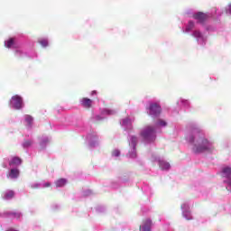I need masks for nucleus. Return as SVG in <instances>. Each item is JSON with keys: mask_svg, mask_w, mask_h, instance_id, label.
<instances>
[{"mask_svg": "<svg viewBox=\"0 0 231 231\" xmlns=\"http://www.w3.org/2000/svg\"><path fill=\"white\" fill-rule=\"evenodd\" d=\"M191 136L189 137V143L193 144L194 152H205V151H210V142L205 138V135L199 129H194Z\"/></svg>", "mask_w": 231, "mask_h": 231, "instance_id": "1", "label": "nucleus"}, {"mask_svg": "<svg viewBox=\"0 0 231 231\" xmlns=\"http://www.w3.org/2000/svg\"><path fill=\"white\" fill-rule=\"evenodd\" d=\"M141 136L145 142H154L156 140V129L148 125L141 132Z\"/></svg>", "mask_w": 231, "mask_h": 231, "instance_id": "2", "label": "nucleus"}, {"mask_svg": "<svg viewBox=\"0 0 231 231\" xmlns=\"http://www.w3.org/2000/svg\"><path fill=\"white\" fill-rule=\"evenodd\" d=\"M10 102L12 107H14V109H23V97H21V96H13Z\"/></svg>", "mask_w": 231, "mask_h": 231, "instance_id": "3", "label": "nucleus"}, {"mask_svg": "<svg viewBox=\"0 0 231 231\" xmlns=\"http://www.w3.org/2000/svg\"><path fill=\"white\" fill-rule=\"evenodd\" d=\"M149 115L151 116H160L161 113H162V106H160V105L156 104V103H152L150 104L149 106Z\"/></svg>", "mask_w": 231, "mask_h": 231, "instance_id": "4", "label": "nucleus"}, {"mask_svg": "<svg viewBox=\"0 0 231 231\" xmlns=\"http://www.w3.org/2000/svg\"><path fill=\"white\" fill-rule=\"evenodd\" d=\"M152 226V220L151 218H146L143 221V226H140V231H151V227Z\"/></svg>", "mask_w": 231, "mask_h": 231, "instance_id": "5", "label": "nucleus"}, {"mask_svg": "<svg viewBox=\"0 0 231 231\" xmlns=\"http://www.w3.org/2000/svg\"><path fill=\"white\" fill-rule=\"evenodd\" d=\"M182 208V214L184 217L187 219V221H190L192 219V216H190V208H189L188 204H182L181 205Z\"/></svg>", "mask_w": 231, "mask_h": 231, "instance_id": "6", "label": "nucleus"}, {"mask_svg": "<svg viewBox=\"0 0 231 231\" xmlns=\"http://www.w3.org/2000/svg\"><path fill=\"white\" fill-rule=\"evenodd\" d=\"M193 17L197 21H199V23H205V21H207V19H208V14L202 13V12H199L196 14H194Z\"/></svg>", "mask_w": 231, "mask_h": 231, "instance_id": "7", "label": "nucleus"}, {"mask_svg": "<svg viewBox=\"0 0 231 231\" xmlns=\"http://www.w3.org/2000/svg\"><path fill=\"white\" fill-rule=\"evenodd\" d=\"M81 106H83V107H86V109H89L91 108V106H93V100L88 97H83L81 99Z\"/></svg>", "mask_w": 231, "mask_h": 231, "instance_id": "8", "label": "nucleus"}, {"mask_svg": "<svg viewBox=\"0 0 231 231\" xmlns=\"http://www.w3.org/2000/svg\"><path fill=\"white\" fill-rule=\"evenodd\" d=\"M222 174L224 176V178H226V180L231 179V167H224L222 169Z\"/></svg>", "mask_w": 231, "mask_h": 231, "instance_id": "9", "label": "nucleus"}, {"mask_svg": "<svg viewBox=\"0 0 231 231\" xmlns=\"http://www.w3.org/2000/svg\"><path fill=\"white\" fill-rule=\"evenodd\" d=\"M159 167L162 171H169V169H171V164L165 161H159Z\"/></svg>", "mask_w": 231, "mask_h": 231, "instance_id": "10", "label": "nucleus"}, {"mask_svg": "<svg viewBox=\"0 0 231 231\" xmlns=\"http://www.w3.org/2000/svg\"><path fill=\"white\" fill-rule=\"evenodd\" d=\"M23 163V161L19 157H14L11 162H9V165L12 167V165L17 166L21 165Z\"/></svg>", "mask_w": 231, "mask_h": 231, "instance_id": "11", "label": "nucleus"}, {"mask_svg": "<svg viewBox=\"0 0 231 231\" xmlns=\"http://www.w3.org/2000/svg\"><path fill=\"white\" fill-rule=\"evenodd\" d=\"M24 118H25V122H26L27 125L29 127H32V125H33V117L30 115H26L24 116Z\"/></svg>", "mask_w": 231, "mask_h": 231, "instance_id": "12", "label": "nucleus"}, {"mask_svg": "<svg viewBox=\"0 0 231 231\" xmlns=\"http://www.w3.org/2000/svg\"><path fill=\"white\" fill-rule=\"evenodd\" d=\"M9 176L14 180L15 178H19V170L12 169L10 171Z\"/></svg>", "mask_w": 231, "mask_h": 231, "instance_id": "13", "label": "nucleus"}, {"mask_svg": "<svg viewBox=\"0 0 231 231\" xmlns=\"http://www.w3.org/2000/svg\"><path fill=\"white\" fill-rule=\"evenodd\" d=\"M14 196H15V193L14 192V190L6 191L4 194V199H12V198H14Z\"/></svg>", "mask_w": 231, "mask_h": 231, "instance_id": "14", "label": "nucleus"}, {"mask_svg": "<svg viewBox=\"0 0 231 231\" xmlns=\"http://www.w3.org/2000/svg\"><path fill=\"white\" fill-rule=\"evenodd\" d=\"M66 183H68V180H66V179H59L58 180H56L55 185L56 187H64Z\"/></svg>", "mask_w": 231, "mask_h": 231, "instance_id": "15", "label": "nucleus"}, {"mask_svg": "<svg viewBox=\"0 0 231 231\" xmlns=\"http://www.w3.org/2000/svg\"><path fill=\"white\" fill-rule=\"evenodd\" d=\"M167 125V122H165L163 119H158L156 123V127H165Z\"/></svg>", "mask_w": 231, "mask_h": 231, "instance_id": "16", "label": "nucleus"}, {"mask_svg": "<svg viewBox=\"0 0 231 231\" xmlns=\"http://www.w3.org/2000/svg\"><path fill=\"white\" fill-rule=\"evenodd\" d=\"M15 40L14 38H10L9 40L6 41L5 46L6 48H11L13 44H14Z\"/></svg>", "mask_w": 231, "mask_h": 231, "instance_id": "17", "label": "nucleus"}, {"mask_svg": "<svg viewBox=\"0 0 231 231\" xmlns=\"http://www.w3.org/2000/svg\"><path fill=\"white\" fill-rule=\"evenodd\" d=\"M194 28V22L189 21L187 27H186V32H190Z\"/></svg>", "mask_w": 231, "mask_h": 231, "instance_id": "18", "label": "nucleus"}, {"mask_svg": "<svg viewBox=\"0 0 231 231\" xmlns=\"http://www.w3.org/2000/svg\"><path fill=\"white\" fill-rule=\"evenodd\" d=\"M39 42L43 48H46L48 46V41L46 39L40 40Z\"/></svg>", "mask_w": 231, "mask_h": 231, "instance_id": "19", "label": "nucleus"}, {"mask_svg": "<svg viewBox=\"0 0 231 231\" xmlns=\"http://www.w3.org/2000/svg\"><path fill=\"white\" fill-rule=\"evenodd\" d=\"M33 143L32 141H25L23 143V147H31V145Z\"/></svg>", "mask_w": 231, "mask_h": 231, "instance_id": "20", "label": "nucleus"}, {"mask_svg": "<svg viewBox=\"0 0 231 231\" xmlns=\"http://www.w3.org/2000/svg\"><path fill=\"white\" fill-rule=\"evenodd\" d=\"M193 36L196 37L197 39H199V37H201V33L199 32V31H195L193 32Z\"/></svg>", "mask_w": 231, "mask_h": 231, "instance_id": "21", "label": "nucleus"}, {"mask_svg": "<svg viewBox=\"0 0 231 231\" xmlns=\"http://www.w3.org/2000/svg\"><path fill=\"white\" fill-rule=\"evenodd\" d=\"M112 154H113V156L118 157V156H120V152L118 150H114Z\"/></svg>", "mask_w": 231, "mask_h": 231, "instance_id": "22", "label": "nucleus"}, {"mask_svg": "<svg viewBox=\"0 0 231 231\" xmlns=\"http://www.w3.org/2000/svg\"><path fill=\"white\" fill-rule=\"evenodd\" d=\"M132 143H136V137L135 136L132 137Z\"/></svg>", "mask_w": 231, "mask_h": 231, "instance_id": "23", "label": "nucleus"}, {"mask_svg": "<svg viewBox=\"0 0 231 231\" xmlns=\"http://www.w3.org/2000/svg\"><path fill=\"white\" fill-rule=\"evenodd\" d=\"M44 187H51V184L50 182H46V183L44 184Z\"/></svg>", "mask_w": 231, "mask_h": 231, "instance_id": "24", "label": "nucleus"}, {"mask_svg": "<svg viewBox=\"0 0 231 231\" xmlns=\"http://www.w3.org/2000/svg\"><path fill=\"white\" fill-rule=\"evenodd\" d=\"M229 14H231V5H229Z\"/></svg>", "mask_w": 231, "mask_h": 231, "instance_id": "25", "label": "nucleus"}, {"mask_svg": "<svg viewBox=\"0 0 231 231\" xmlns=\"http://www.w3.org/2000/svg\"><path fill=\"white\" fill-rule=\"evenodd\" d=\"M97 93V91H92V95H95Z\"/></svg>", "mask_w": 231, "mask_h": 231, "instance_id": "26", "label": "nucleus"}]
</instances>
